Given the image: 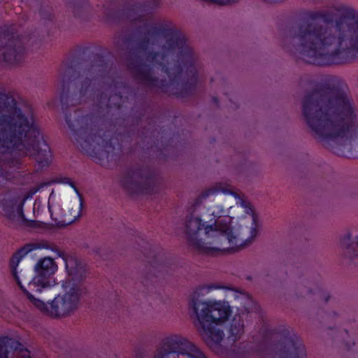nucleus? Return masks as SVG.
I'll return each mask as SVG.
<instances>
[{
	"mask_svg": "<svg viewBox=\"0 0 358 358\" xmlns=\"http://www.w3.org/2000/svg\"><path fill=\"white\" fill-rule=\"evenodd\" d=\"M60 101L63 109L70 106L92 102V110L86 113L80 109L73 115L66 114L65 120L71 131V140L93 160L105 165L115 159V144L122 150L119 138L110 131H103L104 110L120 109L124 99L133 90L122 80L113 64L100 55L90 59L71 61L64 65L60 73Z\"/></svg>",
	"mask_w": 358,
	"mask_h": 358,
	"instance_id": "f257e3e1",
	"label": "nucleus"
},
{
	"mask_svg": "<svg viewBox=\"0 0 358 358\" xmlns=\"http://www.w3.org/2000/svg\"><path fill=\"white\" fill-rule=\"evenodd\" d=\"M163 24H143L125 38L135 42L127 66L138 83L183 98L196 90V58L185 34Z\"/></svg>",
	"mask_w": 358,
	"mask_h": 358,
	"instance_id": "f03ea898",
	"label": "nucleus"
},
{
	"mask_svg": "<svg viewBox=\"0 0 358 358\" xmlns=\"http://www.w3.org/2000/svg\"><path fill=\"white\" fill-rule=\"evenodd\" d=\"M313 136L334 154L358 158V106L344 87L317 84L302 103Z\"/></svg>",
	"mask_w": 358,
	"mask_h": 358,
	"instance_id": "7ed1b4c3",
	"label": "nucleus"
},
{
	"mask_svg": "<svg viewBox=\"0 0 358 358\" xmlns=\"http://www.w3.org/2000/svg\"><path fill=\"white\" fill-rule=\"evenodd\" d=\"M16 156L31 157L41 168L52 159L31 105L17 101L0 87V183L10 179V169L17 168Z\"/></svg>",
	"mask_w": 358,
	"mask_h": 358,
	"instance_id": "20e7f679",
	"label": "nucleus"
},
{
	"mask_svg": "<svg viewBox=\"0 0 358 358\" xmlns=\"http://www.w3.org/2000/svg\"><path fill=\"white\" fill-rule=\"evenodd\" d=\"M285 46L308 64H345L358 58V24H295Z\"/></svg>",
	"mask_w": 358,
	"mask_h": 358,
	"instance_id": "39448f33",
	"label": "nucleus"
},
{
	"mask_svg": "<svg viewBox=\"0 0 358 358\" xmlns=\"http://www.w3.org/2000/svg\"><path fill=\"white\" fill-rule=\"evenodd\" d=\"M261 345L264 347L266 357L262 352L255 350L248 343L234 345L227 352V358H307L306 350L301 339L294 331L284 326L271 328L263 324L258 333Z\"/></svg>",
	"mask_w": 358,
	"mask_h": 358,
	"instance_id": "423d86ee",
	"label": "nucleus"
},
{
	"mask_svg": "<svg viewBox=\"0 0 358 358\" xmlns=\"http://www.w3.org/2000/svg\"><path fill=\"white\" fill-rule=\"evenodd\" d=\"M220 287L214 284L199 286L189 296L188 301L189 317L204 342L210 347L220 344L223 340V330L216 327L222 325L228 320L231 309L227 302L203 301L201 298Z\"/></svg>",
	"mask_w": 358,
	"mask_h": 358,
	"instance_id": "0eeeda50",
	"label": "nucleus"
},
{
	"mask_svg": "<svg viewBox=\"0 0 358 358\" xmlns=\"http://www.w3.org/2000/svg\"><path fill=\"white\" fill-rule=\"evenodd\" d=\"M59 256L64 262L67 273L62 284L66 292L57 295L49 303L48 315L53 318L70 316L78 310L80 297L86 291L83 285L89 275L86 265L76 256L63 252H59Z\"/></svg>",
	"mask_w": 358,
	"mask_h": 358,
	"instance_id": "6e6552de",
	"label": "nucleus"
},
{
	"mask_svg": "<svg viewBox=\"0 0 358 358\" xmlns=\"http://www.w3.org/2000/svg\"><path fill=\"white\" fill-rule=\"evenodd\" d=\"M38 34L19 35L14 24H0V64L17 66L25 62L29 51L41 48Z\"/></svg>",
	"mask_w": 358,
	"mask_h": 358,
	"instance_id": "1a4fd4ad",
	"label": "nucleus"
},
{
	"mask_svg": "<svg viewBox=\"0 0 358 358\" xmlns=\"http://www.w3.org/2000/svg\"><path fill=\"white\" fill-rule=\"evenodd\" d=\"M248 206H250L248 203ZM248 213L250 211L252 215V225L250 236L246 239L239 238L233 235L231 227V217L230 216H220L217 217L213 224L206 225L204 228V236L210 241H215L220 247L215 250V255L218 252L234 253L242 249L251 243L257 235V217L254 210L249 206Z\"/></svg>",
	"mask_w": 358,
	"mask_h": 358,
	"instance_id": "9d476101",
	"label": "nucleus"
},
{
	"mask_svg": "<svg viewBox=\"0 0 358 358\" xmlns=\"http://www.w3.org/2000/svg\"><path fill=\"white\" fill-rule=\"evenodd\" d=\"M208 358L205 353L186 337L179 334L165 338L153 358Z\"/></svg>",
	"mask_w": 358,
	"mask_h": 358,
	"instance_id": "9b49d317",
	"label": "nucleus"
},
{
	"mask_svg": "<svg viewBox=\"0 0 358 358\" xmlns=\"http://www.w3.org/2000/svg\"><path fill=\"white\" fill-rule=\"evenodd\" d=\"M206 225L199 217L192 215L187 216L185 222L184 232L188 244L200 253L214 255L215 250L220 247L215 241L204 236V228Z\"/></svg>",
	"mask_w": 358,
	"mask_h": 358,
	"instance_id": "f8f14e48",
	"label": "nucleus"
},
{
	"mask_svg": "<svg viewBox=\"0 0 358 358\" xmlns=\"http://www.w3.org/2000/svg\"><path fill=\"white\" fill-rule=\"evenodd\" d=\"M122 185L131 194H152L159 189L156 174L148 168L130 170L122 178Z\"/></svg>",
	"mask_w": 358,
	"mask_h": 358,
	"instance_id": "ddd939ff",
	"label": "nucleus"
},
{
	"mask_svg": "<svg viewBox=\"0 0 358 358\" xmlns=\"http://www.w3.org/2000/svg\"><path fill=\"white\" fill-rule=\"evenodd\" d=\"M329 13L320 10H303L299 12L300 22H358V13L354 9L341 6Z\"/></svg>",
	"mask_w": 358,
	"mask_h": 358,
	"instance_id": "4468645a",
	"label": "nucleus"
},
{
	"mask_svg": "<svg viewBox=\"0 0 358 358\" xmlns=\"http://www.w3.org/2000/svg\"><path fill=\"white\" fill-rule=\"evenodd\" d=\"M34 268L36 275L28 282L31 292L41 293L43 289L56 284L52 276L57 270V266L53 259L44 257L36 263Z\"/></svg>",
	"mask_w": 358,
	"mask_h": 358,
	"instance_id": "2eb2a0df",
	"label": "nucleus"
},
{
	"mask_svg": "<svg viewBox=\"0 0 358 358\" xmlns=\"http://www.w3.org/2000/svg\"><path fill=\"white\" fill-rule=\"evenodd\" d=\"M0 358H31L30 351L19 341L8 336L0 337Z\"/></svg>",
	"mask_w": 358,
	"mask_h": 358,
	"instance_id": "dca6fc26",
	"label": "nucleus"
},
{
	"mask_svg": "<svg viewBox=\"0 0 358 358\" xmlns=\"http://www.w3.org/2000/svg\"><path fill=\"white\" fill-rule=\"evenodd\" d=\"M27 199L24 197L21 201L15 198L11 199H2L0 200V210L1 213L10 220H24L23 206Z\"/></svg>",
	"mask_w": 358,
	"mask_h": 358,
	"instance_id": "f3484780",
	"label": "nucleus"
},
{
	"mask_svg": "<svg viewBox=\"0 0 358 358\" xmlns=\"http://www.w3.org/2000/svg\"><path fill=\"white\" fill-rule=\"evenodd\" d=\"M246 314L243 312H238L235 314L227 327L228 339L237 341H239L245 334V320Z\"/></svg>",
	"mask_w": 358,
	"mask_h": 358,
	"instance_id": "a211bd4d",
	"label": "nucleus"
},
{
	"mask_svg": "<svg viewBox=\"0 0 358 358\" xmlns=\"http://www.w3.org/2000/svg\"><path fill=\"white\" fill-rule=\"evenodd\" d=\"M297 289L299 292L298 296L313 299L318 302L323 301L327 303L330 298V295L329 294L325 293L317 286L313 288L307 287L304 285H301L298 286Z\"/></svg>",
	"mask_w": 358,
	"mask_h": 358,
	"instance_id": "6ab92c4d",
	"label": "nucleus"
},
{
	"mask_svg": "<svg viewBox=\"0 0 358 358\" xmlns=\"http://www.w3.org/2000/svg\"><path fill=\"white\" fill-rule=\"evenodd\" d=\"M341 245L345 255L350 259L358 257V236L352 238L350 233H347L341 239Z\"/></svg>",
	"mask_w": 358,
	"mask_h": 358,
	"instance_id": "aec40b11",
	"label": "nucleus"
},
{
	"mask_svg": "<svg viewBox=\"0 0 358 358\" xmlns=\"http://www.w3.org/2000/svg\"><path fill=\"white\" fill-rule=\"evenodd\" d=\"M30 251L31 248H29V245L24 246L17 250V252L13 254L10 260L11 273L18 286H21L22 284L17 275V267L22 257Z\"/></svg>",
	"mask_w": 358,
	"mask_h": 358,
	"instance_id": "412c9836",
	"label": "nucleus"
},
{
	"mask_svg": "<svg viewBox=\"0 0 358 358\" xmlns=\"http://www.w3.org/2000/svg\"><path fill=\"white\" fill-rule=\"evenodd\" d=\"M322 322L327 329L332 331L336 324L343 322L345 320V314L344 313H337L336 312L324 313L320 315Z\"/></svg>",
	"mask_w": 358,
	"mask_h": 358,
	"instance_id": "4be33fe9",
	"label": "nucleus"
},
{
	"mask_svg": "<svg viewBox=\"0 0 358 358\" xmlns=\"http://www.w3.org/2000/svg\"><path fill=\"white\" fill-rule=\"evenodd\" d=\"M358 334V327L357 324L355 322V325L352 329H344L343 331L337 333L336 338L341 341L345 345V348L348 350L350 349L355 345V336Z\"/></svg>",
	"mask_w": 358,
	"mask_h": 358,
	"instance_id": "5701e85b",
	"label": "nucleus"
},
{
	"mask_svg": "<svg viewBox=\"0 0 358 358\" xmlns=\"http://www.w3.org/2000/svg\"><path fill=\"white\" fill-rule=\"evenodd\" d=\"M20 289L27 296L29 301L41 312L45 313L48 315L49 304L45 303L43 301L38 299L34 296V295L27 290L22 285L19 286Z\"/></svg>",
	"mask_w": 358,
	"mask_h": 358,
	"instance_id": "b1692460",
	"label": "nucleus"
},
{
	"mask_svg": "<svg viewBox=\"0 0 358 358\" xmlns=\"http://www.w3.org/2000/svg\"><path fill=\"white\" fill-rule=\"evenodd\" d=\"M243 310H239V312H243L246 314V317L248 313L257 312L259 310V305L248 295H245V301L242 302Z\"/></svg>",
	"mask_w": 358,
	"mask_h": 358,
	"instance_id": "393cba45",
	"label": "nucleus"
},
{
	"mask_svg": "<svg viewBox=\"0 0 358 358\" xmlns=\"http://www.w3.org/2000/svg\"><path fill=\"white\" fill-rule=\"evenodd\" d=\"M64 182L69 184L71 187H72L75 189V191L77 193H78V189H77V187L76 186L75 182L73 181H72L70 178H64Z\"/></svg>",
	"mask_w": 358,
	"mask_h": 358,
	"instance_id": "a878e982",
	"label": "nucleus"
},
{
	"mask_svg": "<svg viewBox=\"0 0 358 358\" xmlns=\"http://www.w3.org/2000/svg\"><path fill=\"white\" fill-rule=\"evenodd\" d=\"M41 246H40V248H46V249H50L52 251L55 250V249L52 248V247H50V244L48 243H41Z\"/></svg>",
	"mask_w": 358,
	"mask_h": 358,
	"instance_id": "bb28decb",
	"label": "nucleus"
},
{
	"mask_svg": "<svg viewBox=\"0 0 358 358\" xmlns=\"http://www.w3.org/2000/svg\"><path fill=\"white\" fill-rule=\"evenodd\" d=\"M83 207H84V203H83V201L81 196H80V212H81ZM78 216H80V214H78Z\"/></svg>",
	"mask_w": 358,
	"mask_h": 358,
	"instance_id": "cd10ccee",
	"label": "nucleus"
},
{
	"mask_svg": "<svg viewBox=\"0 0 358 358\" xmlns=\"http://www.w3.org/2000/svg\"><path fill=\"white\" fill-rule=\"evenodd\" d=\"M132 22H139V23H141V22H149L148 21L143 19V18H138V19H136L135 20H134Z\"/></svg>",
	"mask_w": 358,
	"mask_h": 358,
	"instance_id": "c85d7f7f",
	"label": "nucleus"
},
{
	"mask_svg": "<svg viewBox=\"0 0 358 358\" xmlns=\"http://www.w3.org/2000/svg\"><path fill=\"white\" fill-rule=\"evenodd\" d=\"M155 259H156V257H155ZM156 259H154L152 262H150V265L152 267L155 268L156 267Z\"/></svg>",
	"mask_w": 358,
	"mask_h": 358,
	"instance_id": "c756f323",
	"label": "nucleus"
},
{
	"mask_svg": "<svg viewBox=\"0 0 358 358\" xmlns=\"http://www.w3.org/2000/svg\"><path fill=\"white\" fill-rule=\"evenodd\" d=\"M52 25L53 26L52 27H50V29L51 30H54V31H57V27L56 24H52Z\"/></svg>",
	"mask_w": 358,
	"mask_h": 358,
	"instance_id": "7c9ffc66",
	"label": "nucleus"
},
{
	"mask_svg": "<svg viewBox=\"0 0 358 358\" xmlns=\"http://www.w3.org/2000/svg\"><path fill=\"white\" fill-rule=\"evenodd\" d=\"M213 101L217 105L218 104V99L217 97H213Z\"/></svg>",
	"mask_w": 358,
	"mask_h": 358,
	"instance_id": "2f4dec72",
	"label": "nucleus"
},
{
	"mask_svg": "<svg viewBox=\"0 0 358 358\" xmlns=\"http://www.w3.org/2000/svg\"><path fill=\"white\" fill-rule=\"evenodd\" d=\"M119 137H120V140H122V139L123 136H122V135H119Z\"/></svg>",
	"mask_w": 358,
	"mask_h": 358,
	"instance_id": "473e14b6",
	"label": "nucleus"
},
{
	"mask_svg": "<svg viewBox=\"0 0 358 358\" xmlns=\"http://www.w3.org/2000/svg\"><path fill=\"white\" fill-rule=\"evenodd\" d=\"M174 358H180V357H174Z\"/></svg>",
	"mask_w": 358,
	"mask_h": 358,
	"instance_id": "72a5a7b5",
	"label": "nucleus"
}]
</instances>
